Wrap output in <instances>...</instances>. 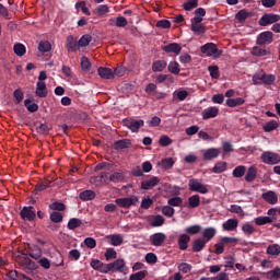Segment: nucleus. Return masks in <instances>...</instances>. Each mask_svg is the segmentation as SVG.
I'll use <instances>...</instances> for the list:
<instances>
[{"label": "nucleus", "mask_w": 280, "mask_h": 280, "mask_svg": "<svg viewBox=\"0 0 280 280\" xmlns=\"http://www.w3.org/2000/svg\"><path fill=\"white\" fill-rule=\"evenodd\" d=\"M260 159L262 163L266 165H277L280 163V155L279 153L270 152V151H265L260 155Z\"/></svg>", "instance_id": "obj_1"}, {"label": "nucleus", "mask_w": 280, "mask_h": 280, "mask_svg": "<svg viewBox=\"0 0 280 280\" xmlns=\"http://www.w3.org/2000/svg\"><path fill=\"white\" fill-rule=\"evenodd\" d=\"M115 202L121 209H130L131 207H136L137 202H139V197L131 196V197L118 198L115 200Z\"/></svg>", "instance_id": "obj_2"}, {"label": "nucleus", "mask_w": 280, "mask_h": 280, "mask_svg": "<svg viewBox=\"0 0 280 280\" xmlns=\"http://www.w3.org/2000/svg\"><path fill=\"white\" fill-rule=\"evenodd\" d=\"M280 21V15L279 14H275V13H266L264 14L259 21H258V25H260V27H266L268 25H272L273 23H279Z\"/></svg>", "instance_id": "obj_3"}, {"label": "nucleus", "mask_w": 280, "mask_h": 280, "mask_svg": "<svg viewBox=\"0 0 280 280\" xmlns=\"http://www.w3.org/2000/svg\"><path fill=\"white\" fill-rule=\"evenodd\" d=\"M188 187L190 191H197L198 194H209V188L207 185L200 183V179L192 178L188 182Z\"/></svg>", "instance_id": "obj_4"}, {"label": "nucleus", "mask_w": 280, "mask_h": 280, "mask_svg": "<svg viewBox=\"0 0 280 280\" xmlns=\"http://www.w3.org/2000/svg\"><path fill=\"white\" fill-rule=\"evenodd\" d=\"M105 275L108 272H124L126 261L124 259H116L114 262L106 264Z\"/></svg>", "instance_id": "obj_5"}, {"label": "nucleus", "mask_w": 280, "mask_h": 280, "mask_svg": "<svg viewBox=\"0 0 280 280\" xmlns=\"http://www.w3.org/2000/svg\"><path fill=\"white\" fill-rule=\"evenodd\" d=\"M201 54H206V56L211 57L215 56L217 58L222 56V50L218 49V46L213 43H208L201 46Z\"/></svg>", "instance_id": "obj_6"}, {"label": "nucleus", "mask_w": 280, "mask_h": 280, "mask_svg": "<svg viewBox=\"0 0 280 280\" xmlns=\"http://www.w3.org/2000/svg\"><path fill=\"white\" fill-rule=\"evenodd\" d=\"M125 126L129 128L131 132H139V129L145 126V121H143V119L129 118L125 120Z\"/></svg>", "instance_id": "obj_7"}, {"label": "nucleus", "mask_w": 280, "mask_h": 280, "mask_svg": "<svg viewBox=\"0 0 280 280\" xmlns=\"http://www.w3.org/2000/svg\"><path fill=\"white\" fill-rule=\"evenodd\" d=\"M18 264L24 268V270H36L38 266L27 255L22 254L21 257L18 258Z\"/></svg>", "instance_id": "obj_8"}, {"label": "nucleus", "mask_w": 280, "mask_h": 280, "mask_svg": "<svg viewBox=\"0 0 280 280\" xmlns=\"http://www.w3.org/2000/svg\"><path fill=\"white\" fill-rule=\"evenodd\" d=\"M20 215L22 220H27L28 222H34V220H36V211H34V207L32 206L24 207L21 210Z\"/></svg>", "instance_id": "obj_9"}, {"label": "nucleus", "mask_w": 280, "mask_h": 280, "mask_svg": "<svg viewBox=\"0 0 280 280\" xmlns=\"http://www.w3.org/2000/svg\"><path fill=\"white\" fill-rule=\"evenodd\" d=\"M165 240H166L165 233L158 232L150 236V244L151 246H158V247L163 246V244H165Z\"/></svg>", "instance_id": "obj_10"}, {"label": "nucleus", "mask_w": 280, "mask_h": 280, "mask_svg": "<svg viewBox=\"0 0 280 280\" xmlns=\"http://www.w3.org/2000/svg\"><path fill=\"white\" fill-rule=\"evenodd\" d=\"M273 34L270 31L262 32L257 37V45H270L273 40Z\"/></svg>", "instance_id": "obj_11"}, {"label": "nucleus", "mask_w": 280, "mask_h": 280, "mask_svg": "<svg viewBox=\"0 0 280 280\" xmlns=\"http://www.w3.org/2000/svg\"><path fill=\"white\" fill-rule=\"evenodd\" d=\"M162 51H165V54H175L178 56V54L183 51V47H180V44L178 43H171L166 46H162Z\"/></svg>", "instance_id": "obj_12"}, {"label": "nucleus", "mask_w": 280, "mask_h": 280, "mask_svg": "<svg viewBox=\"0 0 280 280\" xmlns=\"http://www.w3.org/2000/svg\"><path fill=\"white\" fill-rule=\"evenodd\" d=\"M189 242H191L189 234H180L177 241L179 250H187L189 248Z\"/></svg>", "instance_id": "obj_13"}, {"label": "nucleus", "mask_w": 280, "mask_h": 280, "mask_svg": "<svg viewBox=\"0 0 280 280\" xmlns=\"http://www.w3.org/2000/svg\"><path fill=\"white\" fill-rule=\"evenodd\" d=\"M262 200H265V202H268V205H277V202H279V197L277 196V192L269 190L267 192H264L261 195Z\"/></svg>", "instance_id": "obj_14"}, {"label": "nucleus", "mask_w": 280, "mask_h": 280, "mask_svg": "<svg viewBox=\"0 0 280 280\" xmlns=\"http://www.w3.org/2000/svg\"><path fill=\"white\" fill-rule=\"evenodd\" d=\"M219 114H220V108H218L217 106L208 107L202 112V119L205 120L214 119V117Z\"/></svg>", "instance_id": "obj_15"}, {"label": "nucleus", "mask_w": 280, "mask_h": 280, "mask_svg": "<svg viewBox=\"0 0 280 280\" xmlns=\"http://www.w3.org/2000/svg\"><path fill=\"white\" fill-rule=\"evenodd\" d=\"M159 183H161V178H159L158 176H153L150 179L143 180L141 183V189H152V187H156Z\"/></svg>", "instance_id": "obj_16"}, {"label": "nucleus", "mask_w": 280, "mask_h": 280, "mask_svg": "<svg viewBox=\"0 0 280 280\" xmlns=\"http://www.w3.org/2000/svg\"><path fill=\"white\" fill-rule=\"evenodd\" d=\"M220 156V149L210 148L203 152V161H213Z\"/></svg>", "instance_id": "obj_17"}, {"label": "nucleus", "mask_w": 280, "mask_h": 280, "mask_svg": "<svg viewBox=\"0 0 280 280\" xmlns=\"http://www.w3.org/2000/svg\"><path fill=\"white\" fill-rule=\"evenodd\" d=\"M66 48L68 51H78L80 49L79 42L73 36H68L66 42Z\"/></svg>", "instance_id": "obj_18"}, {"label": "nucleus", "mask_w": 280, "mask_h": 280, "mask_svg": "<svg viewBox=\"0 0 280 280\" xmlns=\"http://www.w3.org/2000/svg\"><path fill=\"white\" fill-rule=\"evenodd\" d=\"M97 71H98V75L103 80H113V78H115V72H113V70L110 68L101 67V68H98Z\"/></svg>", "instance_id": "obj_19"}, {"label": "nucleus", "mask_w": 280, "mask_h": 280, "mask_svg": "<svg viewBox=\"0 0 280 280\" xmlns=\"http://www.w3.org/2000/svg\"><path fill=\"white\" fill-rule=\"evenodd\" d=\"M218 233V230H215V228H206L202 232V240H205V242H211V240H213L215 237V234Z\"/></svg>", "instance_id": "obj_20"}, {"label": "nucleus", "mask_w": 280, "mask_h": 280, "mask_svg": "<svg viewBox=\"0 0 280 280\" xmlns=\"http://www.w3.org/2000/svg\"><path fill=\"white\" fill-rule=\"evenodd\" d=\"M238 224H240V221L237 219H229L222 224L223 231H235Z\"/></svg>", "instance_id": "obj_21"}, {"label": "nucleus", "mask_w": 280, "mask_h": 280, "mask_svg": "<svg viewBox=\"0 0 280 280\" xmlns=\"http://www.w3.org/2000/svg\"><path fill=\"white\" fill-rule=\"evenodd\" d=\"M90 266L93 270H98V272L106 275V264L102 262L100 259H92Z\"/></svg>", "instance_id": "obj_22"}, {"label": "nucleus", "mask_w": 280, "mask_h": 280, "mask_svg": "<svg viewBox=\"0 0 280 280\" xmlns=\"http://www.w3.org/2000/svg\"><path fill=\"white\" fill-rule=\"evenodd\" d=\"M35 94L37 97H46L47 96V84L43 81H38Z\"/></svg>", "instance_id": "obj_23"}, {"label": "nucleus", "mask_w": 280, "mask_h": 280, "mask_svg": "<svg viewBox=\"0 0 280 280\" xmlns=\"http://www.w3.org/2000/svg\"><path fill=\"white\" fill-rule=\"evenodd\" d=\"M205 246H207V241L203 238H197L192 242V253H200Z\"/></svg>", "instance_id": "obj_24"}, {"label": "nucleus", "mask_w": 280, "mask_h": 280, "mask_svg": "<svg viewBox=\"0 0 280 280\" xmlns=\"http://www.w3.org/2000/svg\"><path fill=\"white\" fill-rule=\"evenodd\" d=\"M252 56L264 57L270 56V48H261L259 46H254L252 49Z\"/></svg>", "instance_id": "obj_25"}, {"label": "nucleus", "mask_w": 280, "mask_h": 280, "mask_svg": "<svg viewBox=\"0 0 280 280\" xmlns=\"http://www.w3.org/2000/svg\"><path fill=\"white\" fill-rule=\"evenodd\" d=\"M167 67V61L165 60H156L152 63V71L154 73H159L161 71H164Z\"/></svg>", "instance_id": "obj_26"}, {"label": "nucleus", "mask_w": 280, "mask_h": 280, "mask_svg": "<svg viewBox=\"0 0 280 280\" xmlns=\"http://www.w3.org/2000/svg\"><path fill=\"white\" fill-rule=\"evenodd\" d=\"M95 196L96 194L93 190H83L79 194L80 200H83L84 202L89 200H95Z\"/></svg>", "instance_id": "obj_27"}, {"label": "nucleus", "mask_w": 280, "mask_h": 280, "mask_svg": "<svg viewBox=\"0 0 280 280\" xmlns=\"http://www.w3.org/2000/svg\"><path fill=\"white\" fill-rule=\"evenodd\" d=\"M255 178H257V167L249 166L245 175V180L246 183H253Z\"/></svg>", "instance_id": "obj_28"}, {"label": "nucleus", "mask_w": 280, "mask_h": 280, "mask_svg": "<svg viewBox=\"0 0 280 280\" xmlns=\"http://www.w3.org/2000/svg\"><path fill=\"white\" fill-rule=\"evenodd\" d=\"M190 30L196 36H202V34L207 33V27L203 24H191Z\"/></svg>", "instance_id": "obj_29"}, {"label": "nucleus", "mask_w": 280, "mask_h": 280, "mask_svg": "<svg viewBox=\"0 0 280 280\" xmlns=\"http://www.w3.org/2000/svg\"><path fill=\"white\" fill-rule=\"evenodd\" d=\"M51 183H54V182H51L49 179L40 180L35 186V192L38 194V191H45V189H47L48 187H51Z\"/></svg>", "instance_id": "obj_30"}, {"label": "nucleus", "mask_w": 280, "mask_h": 280, "mask_svg": "<svg viewBox=\"0 0 280 280\" xmlns=\"http://www.w3.org/2000/svg\"><path fill=\"white\" fill-rule=\"evenodd\" d=\"M130 139L118 140L114 143V150H126V148H130Z\"/></svg>", "instance_id": "obj_31"}, {"label": "nucleus", "mask_w": 280, "mask_h": 280, "mask_svg": "<svg viewBox=\"0 0 280 280\" xmlns=\"http://www.w3.org/2000/svg\"><path fill=\"white\" fill-rule=\"evenodd\" d=\"M67 226H68L69 231H75V229H80V226H82V220H80L78 218H72L69 220Z\"/></svg>", "instance_id": "obj_32"}, {"label": "nucleus", "mask_w": 280, "mask_h": 280, "mask_svg": "<svg viewBox=\"0 0 280 280\" xmlns=\"http://www.w3.org/2000/svg\"><path fill=\"white\" fill-rule=\"evenodd\" d=\"M188 206L190 209H196L200 207V196L199 195H192L188 198Z\"/></svg>", "instance_id": "obj_33"}, {"label": "nucleus", "mask_w": 280, "mask_h": 280, "mask_svg": "<svg viewBox=\"0 0 280 280\" xmlns=\"http://www.w3.org/2000/svg\"><path fill=\"white\" fill-rule=\"evenodd\" d=\"M244 98L237 97V98H229L226 100V106L230 108H235V106H242L244 104Z\"/></svg>", "instance_id": "obj_34"}, {"label": "nucleus", "mask_w": 280, "mask_h": 280, "mask_svg": "<svg viewBox=\"0 0 280 280\" xmlns=\"http://www.w3.org/2000/svg\"><path fill=\"white\" fill-rule=\"evenodd\" d=\"M242 231L244 235H246L247 237H250V235H253V233H255V231L257 230L255 229V226H253V224L247 222L242 225Z\"/></svg>", "instance_id": "obj_35"}, {"label": "nucleus", "mask_w": 280, "mask_h": 280, "mask_svg": "<svg viewBox=\"0 0 280 280\" xmlns=\"http://www.w3.org/2000/svg\"><path fill=\"white\" fill-rule=\"evenodd\" d=\"M244 174H246V166H244V165L236 166L232 172V176L234 178H242V176H244Z\"/></svg>", "instance_id": "obj_36"}, {"label": "nucleus", "mask_w": 280, "mask_h": 280, "mask_svg": "<svg viewBox=\"0 0 280 280\" xmlns=\"http://www.w3.org/2000/svg\"><path fill=\"white\" fill-rule=\"evenodd\" d=\"M176 162L174 161L173 158H165L160 162L161 167H163L164 170H172V167H174V164Z\"/></svg>", "instance_id": "obj_37"}, {"label": "nucleus", "mask_w": 280, "mask_h": 280, "mask_svg": "<svg viewBox=\"0 0 280 280\" xmlns=\"http://www.w3.org/2000/svg\"><path fill=\"white\" fill-rule=\"evenodd\" d=\"M13 51L15 56L23 57V55L26 54L27 49L25 48V45L18 43V44H14Z\"/></svg>", "instance_id": "obj_38"}, {"label": "nucleus", "mask_w": 280, "mask_h": 280, "mask_svg": "<svg viewBox=\"0 0 280 280\" xmlns=\"http://www.w3.org/2000/svg\"><path fill=\"white\" fill-rule=\"evenodd\" d=\"M24 106L28 110V113H37L38 110V104L32 103V100L26 98L24 101Z\"/></svg>", "instance_id": "obj_39"}, {"label": "nucleus", "mask_w": 280, "mask_h": 280, "mask_svg": "<svg viewBox=\"0 0 280 280\" xmlns=\"http://www.w3.org/2000/svg\"><path fill=\"white\" fill-rule=\"evenodd\" d=\"M277 128H279V122H277V120H270L264 125L262 130H265V132H272V130H277Z\"/></svg>", "instance_id": "obj_40"}, {"label": "nucleus", "mask_w": 280, "mask_h": 280, "mask_svg": "<svg viewBox=\"0 0 280 280\" xmlns=\"http://www.w3.org/2000/svg\"><path fill=\"white\" fill-rule=\"evenodd\" d=\"M109 238L112 246H121V244H124V237L121 234H113Z\"/></svg>", "instance_id": "obj_41"}, {"label": "nucleus", "mask_w": 280, "mask_h": 280, "mask_svg": "<svg viewBox=\"0 0 280 280\" xmlns=\"http://www.w3.org/2000/svg\"><path fill=\"white\" fill-rule=\"evenodd\" d=\"M266 278L269 280H279L280 279V268L276 267L273 270H270L266 273Z\"/></svg>", "instance_id": "obj_42"}, {"label": "nucleus", "mask_w": 280, "mask_h": 280, "mask_svg": "<svg viewBox=\"0 0 280 280\" xmlns=\"http://www.w3.org/2000/svg\"><path fill=\"white\" fill-rule=\"evenodd\" d=\"M91 40H93V36L89 34L81 36V38L78 42L79 47H89V45L91 44Z\"/></svg>", "instance_id": "obj_43"}, {"label": "nucleus", "mask_w": 280, "mask_h": 280, "mask_svg": "<svg viewBox=\"0 0 280 280\" xmlns=\"http://www.w3.org/2000/svg\"><path fill=\"white\" fill-rule=\"evenodd\" d=\"M257 226H264V224H272V218L270 217H258L255 219Z\"/></svg>", "instance_id": "obj_44"}, {"label": "nucleus", "mask_w": 280, "mask_h": 280, "mask_svg": "<svg viewBox=\"0 0 280 280\" xmlns=\"http://www.w3.org/2000/svg\"><path fill=\"white\" fill-rule=\"evenodd\" d=\"M208 71L212 80H218L220 78V68L218 66H209Z\"/></svg>", "instance_id": "obj_45"}, {"label": "nucleus", "mask_w": 280, "mask_h": 280, "mask_svg": "<svg viewBox=\"0 0 280 280\" xmlns=\"http://www.w3.org/2000/svg\"><path fill=\"white\" fill-rule=\"evenodd\" d=\"M13 97H14V104H21L23 102L25 94L23 93V90L16 89L13 92Z\"/></svg>", "instance_id": "obj_46"}, {"label": "nucleus", "mask_w": 280, "mask_h": 280, "mask_svg": "<svg viewBox=\"0 0 280 280\" xmlns=\"http://www.w3.org/2000/svg\"><path fill=\"white\" fill-rule=\"evenodd\" d=\"M168 71L174 75H178L180 73V65L177 61H171L168 63Z\"/></svg>", "instance_id": "obj_47"}, {"label": "nucleus", "mask_w": 280, "mask_h": 280, "mask_svg": "<svg viewBox=\"0 0 280 280\" xmlns=\"http://www.w3.org/2000/svg\"><path fill=\"white\" fill-rule=\"evenodd\" d=\"M275 80H277V77H275V74H262V84H266L267 86L275 84Z\"/></svg>", "instance_id": "obj_48"}, {"label": "nucleus", "mask_w": 280, "mask_h": 280, "mask_svg": "<svg viewBox=\"0 0 280 280\" xmlns=\"http://www.w3.org/2000/svg\"><path fill=\"white\" fill-rule=\"evenodd\" d=\"M200 231H202V226L200 225H190L185 229V233H187L188 235H198Z\"/></svg>", "instance_id": "obj_49"}, {"label": "nucleus", "mask_w": 280, "mask_h": 280, "mask_svg": "<svg viewBox=\"0 0 280 280\" xmlns=\"http://www.w3.org/2000/svg\"><path fill=\"white\" fill-rule=\"evenodd\" d=\"M220 242L223 243V246H226L229 244H231L232 246H235L237 244V242H240V240H237V237L223 236L220 240Z\"/></svg>", "instance_id": "obj_50"}, {"label": "nucleus", "mask_w": 280, "mask_h": 280, "mask_svg": "<svg viewBox=\"0 0 280 280\" xmlns=\"http://www.w3.org/2000/svg\"><path fill=\"white\" fill-rule=\"evenodd\" d=\"M225 171H226V162H218L212 168V172L214 174H222V172H225Z\"/></svg>", "instance_id": "obj_51"}, {"label": "nucleus", "mask_w": 280, "mask_h": 280, "mask_svg": "<svg viewBox=\"0 0 280 280\" xmlns=\"http://www.w3.org/2000/svg\"><path fill=\"white\" fill-rule=\"evenodd\" d=\"M49 209H51V211H65L67 209V206H65L62 202L60 201H55L49 205Z\"/></svg>", "instance_id": "obj_52"}, {"label": "nucleus", "mask_w": 280, "mask_h": 280, "mask_svg": "<svg viewBox=\"0 0 280 280\" xmlns=\"http://www.w3.org/2000/svg\"><path fill=\"white\" fill-rule=\"evenodd\" d=\"M38 49L39 51H42V54H47V51H51V43H49L48 40L40 42L38 45Z\"/></svg>", "instance_id": "obj_53"}, {"label": "nucleus", "mask_w": 280, "mask_h": 280, "mask_svg": "<svg viewBox=\"0 0 280 280\" xmlns=\"http://www.w3.org/2000/svg\"><path fill=\"white\" fill-rule=\"evenodd\" d=\"M174 141L171 139L170 136H161L160 140H159V144L162 148H167L168 145H172Z\"/></svg>", "instance_id": "obj_54"}, {"label": "nucleus", "mask_w": 280, "mask_h": 280, "mask_svg": "<svg viewBox=\"0 0 280 280\" xmlns=\"http://www.w3.org/2000/svg\"><path fill=\"white\" fill-rule=\"evenodd\" d=\"M108 12H110V8L107 4H101L96 9L97 16H104V15L108 14Z\"/></svg>", "instance_id": "obj_55"}, {"label": "nucleus", "mask_w": 280, "mask_h": 280, "mask_svg": "<svg viewBox=\"0 0 280 280\" xmlns=\"http://www.w3.org/2000/svg\"><path fill=\"white\" fill-rule=\"evenodd\" d=\"M267 255H280L279 244H272L267 247Z\"/></svg>", "instance_id": "obj_56"}, {"label": "nucleus", "mask_w": 280, "mask_h": 280, "mask_svg": "<svg viewBox=\"0 0 280 280\" xmlns=\"http://www.w3.org/2000/svg\"><path fill=\"white\" fill-rule=\"evenodd\" d=\"M248 16H250V13H248V11L246 10H241L236 13V19L240 23H244V21H246Z\"/></svg>", "instance_id": "obj_57"}, {"label": "nucleus", "mask_w": 280, "mask_h": 280, "mask_svg": "<svg viewBox=\"0 0 280 280\" xmlns=\"http://www.w3.org/2000/svg\"><path fill=\"white\" fill-rule=\"evenodd\" d=\"M62 213L54 211L50 213V220L55 223V224H60V222H62Z\"/></svg>", "instance_id": "obj_58"}, {"label": "nucleus", "mask_w": 280, "mask_h": 280, "mask_svg": "<svg viewBox=\"0 0 280 280\" xmlns=\"http://www.w3.org/2000/svg\"><path fill=\"white\" fill-rule=\"evenodd\" d=\"M148 275V271L143 270V271H138L136 273H132L130 277H129V280H143L145 279Z\"/></svg>", "instance_id": "obj_59"}, {"label": "nucleus", "mask_w": 280, "mask_h": 280, "mask_svg": "<svg viewBox=\"0 0 280 280\" xmlns=\"http://www.w3.org/2000/svg\"><path fill=\"white\" fill-rule=\"evenodd\" d=\"M106 261H110V259H117V252L114 248H107L105 252Z\"/></svg>", "instance_id": "obj_60"}, {"label": "nucleus", "mask_w": 280, "mask_h": 280, "mask_svg": "<svg viewBox=\"0 0 280 280\" xmlns=\"http://www.w3.org/2000/svg\"><path fill=\"white\" fill-rule=\"evenodd\" d=\"M164 224L165 219L163 218V215H156L151 222V226H163Z\"/></svg>", "instance_id": "obj_61"}, {"label": "nucleus", "mask_w": 280, "mask_h": 280, "mask_svg": "<svg viewBox=\"0 0 280 280\" xmlns=\"http://www.w3.org/2000/svg\"><path fill=\"white\" fill-rule=\"evenodd\" d=\"M38 135H47L49 132V125L48 124H39L36 127Z\"/></svg>", "instance_id": "obj_62"}, {"label": "nucleus", "mask_w": 280, "mask_h": 280, "mask_svg": "<svg viewBox=\"0 0 280 280\" xmlns=\"http://www.w3.org/2000/svg\"><path fill=\"white\" fill-rule=\"evenodd\" d=\"M170 207H180L183 205V198L180 197H173L168 199Z\"/></svg>", "instance_id": "obj_63"}, {"label": "nucleus", "mask_w": 280, "mask_h": 280, "mask_svg": "<svg viewBox=\"0 0 280 280\" xmlns=\"http://www.w3.org/2000/svg\"><path fill=\"white\" fill-rule=\"evenodd\" d=\"M81 69L83 71H91V61L86 57L81 58Z\"/></svg>", "instance_id": "obj_64"}]
</instances>
